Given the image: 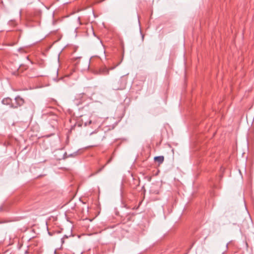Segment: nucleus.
Returning <instances> with one entry per match:
<instances>
[{
    "label": "nucleus",
    "mask_w": 254,
    "mask_h": 254,
    "mask_svg": "<svg viewBox=\"0 0 254 254\" xmlns=\"http://www.w3.org/2000/svg\"><path fill=\"white\" fill-rule=\"evenodd\" d=\"M15 101L16 102V105H14L12 104L11 105L12 107L17 108L18 106H20L24 103V100L21 97L17 96L15 98Z\"/></svg>",
    "instance_id": "nucleus-1"
},
{
    "label": "nucleus",
    "mask_w": 254,
    "mask_h": 254,
    "mask_svg": "<svg viewBox=\"0 0 254 254\" xmlns=\"http://www.w3.org/2000/svg\"><path fill=\"white\" fill-rule=\"evenodd\" d=\"M114 68V67H111L110 68H108L105 67L101 69L100 72H101V73H102L103 74L107 75V74H109L110 70L113 69Z\"/></svg>",
    "instance_id": "nucleus-2"
},
{
    "label": "nucleus",
    "mask_w": 254,
    "mask_h": 254,
    "mask_svg": "<svg viewBox=\"0 0 254 254\" xmlns=\"http://www.w3.org/2000/svg\"><path fill=\"white\" fill-rule=\"evenodd\" d=\"M154 160L159 163H162L164 161V157L163 156H156L154 158Z\"/></svg>",
    "instance_id": "nucleus-3"
},
{
    "label": "nucleus",
    "mask_w": 254,
    "mask_h": 254,
    "mask_svg": "<svg viewBox=\"0 0 254 254\" xmlns=\"http://www.w3.org/2000/svg\"><path fill=\"white\" fill-rule=\"evenodd\" d=\"M11 102V99H10L9 98L4 99L2 101V103L3 104H5V105H9L10 104Z\"/></svg>",
    "instance_id": "nucleus-4"
},
{
    "label": "nucleus",
    "mask_w": 254,
    "mask_h": 254,
    "mask_svg": "<svg viewBox=\"0 0 254 254\" xmlns=\"http://www.w3.org/2000/svg\"><path fill=\"white\" fill-rule=\"evenodd\" d=\"M96 123V122L93 121L92 120H89V122L85 123V126H87L88 125H89L91 124H95Z\"/></svg>",
    "instance_id": "nucleus-5"
},
{
    "label": "nucleus",
    "mask_w": 254,
    "mask_h": 254,
    "mask_svg": "<svg viewBox=\"0 0 254 254\" xmlns=\"http://www.w3.org/2000/svg\"><path fill=\"white\" fill-rule=\"evenodd\" d=\"M68 236L67 235H64L63 238L61 239V241H62V243H63L64 242V239H65V238H68Z\"/></svg>",
    "instance_id": "nucleus-6"
},
{
    "label": "nucleus",
    "mask_w": 254,
    "mask_h": 254,
    "mask_svg": "<svg viewBox=\"0 0 254 254\" xmlns=\"http://www.w3.org/2000/svg\"><path fill=\"white\" fill-rule=\"evenodd\" d=\"M73 154H74V156H75V155L77 154V152H74V153H73Z\"/></svg>",
    "instance_id": "nucleus-7"
},
{
    "label": "nucleus",
    "mask_w": 254,
    "mask_h": 254,
    "mask_svg": "<svg viewBox=\"0 0 254 254\" xmlns=\"http://www.w3.org/2000/svg\"><path fill=\"white\" fill-rule=\"evenodd\" d=\"M73 156V155L71 154L69 155L68 156Z\"/></svg>",
    "instance_id": "nucleus-8"
},
{
    "label": "nucleus",
    "mask_w": 254,
    "mask_h": 254,
    "mask_svg": "<svg viewBox=\"0 0 254 254\" xmlns=\"http://www.w3.org/2000/svg\"><path fill=\"white\" fill-rule=\"evenodd\" d=\"M77 21H78L79 22V18L77 19Z\"/></svg>",
    "instance_id": "nucleus-9"
}]
</instances>
